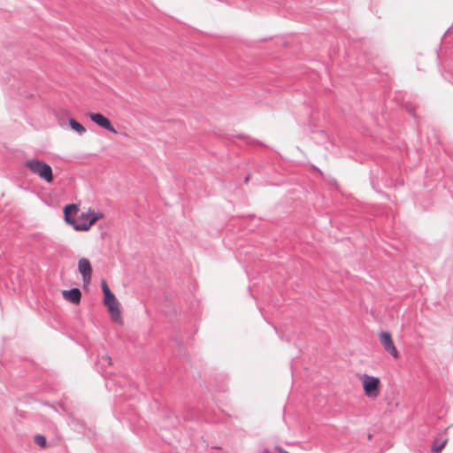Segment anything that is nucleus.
I'll return each instance as SVG.
<instances>
[{
	"label": "nucleus",
	"instance_id": "10",
	"mask_svg": "<svg viewBox=\"0 0 453 453\" xmlns=\"http://www.w3.org/2000/svg\"><path fill=\"white\" fill-rule=\"evenodd\" d=\"M447 441H448L447 439H439V438L434 439L433 447H432V451L434 453H440L441 451V449L447 444Z\"/></svg>",
	"mask_w": 453,
	"mask_h": 453
},
{
	"label": "nucleus",
	"instance_id": "6",
	"mask_svg": "<svg viewBox=\"0 0 453 453\" xmlns=\"http://www.w3.org/2000/svg\"><path fill=\"white\" fill-rule=\"evenodd\" d=\"M379 337L385 350L390 353L394 357H397L398 351L394 344L391 334L388 332H381L380 333Z\"/></svg>",
	"mask_w": 453,
	"mask_h": 453
},
{
	"label": "nucleus",
	"instance_id": "4",
	"mask_svg": "<svg viewBox=\"0 0 453 453\" xmlns=\"http://www.w3.org/2000/svg\"><path fill=\"white\" fill-rule=\"evenodd\" d=\"M104 303L107 307L108 311L110 312L112 320H114V321L120 320L119 303L117 300L114 294L111 295L109 297L108 296L104 297Z\"/></svg>",
	"mask_w": 453,
	"mask_h": 453
},
{
	"label": "nucleus",
	"instance_id": "1",
	"mask_svg": "<svg viewBox=\"0 0 453 453\" xmlns=\"http://www.w3.org/2000/svg\"><path fill=\"white\" fill-rule=\"evenodd\" d=\"M65 220L77 231H87L100 218L101 215L88 211L79 214L78 205L67 204L64 209Z\"/></svg>",
	"mask_w": 453,
	"mask_h": 453
},
{
	"label": "nucleus",
	"instance_id": "3",
	"mask_svg": "<svg viewBox=\"0 0 453 453\" xmlns=\"http://www.w3.org/2000/svg\"><path fill=\"white\" fill-rule=\"evenodd\" d=\"M359 380L365 391V395L369 398H376L380 395V380L378 377L368 374H361Z\"/></svg>",
	"mask_w": 453,
	"mask_h": 453
},
{
	"label": "nucleus",
	"instance_id": "2",
	"mask_svg": "<svg viewBox=\"0 0 453 453\" xmlns=\"http://www.w3.org/2000/svg\"><path fill=\"white\" fill-rule=\"evenodd\" d=\"M25 165L33 174L37 175L46 182L50 183L53 180L52 169L50 165L44 161L33 158L27 160Z\"/></svg>",
	"mask_w": 453,
	"mask_h": 453
},
{
	"label": "nucleus",
	"instance_id": "9",
	"mask_svg": "<svg viewBox=\"0 0 453 453\" xmlns=\"http://www.w3.org/2000/svg\"><path fill=\"white\" fill-rule=\"evenodd\" d=\"M69 126L74 132H76L80 135L83 134L86 132V128L74 119H69Z\"/></svg>",
	"mask_w": 453,
	"mask_h": 453
},
{
	"label": "nucleus",
	"instance_id": "14",
	"mask_svg": "<svg viewBox=\"0 0 453 453\" xmlns=\"http://www.w3.org/2000/svg\"><path fill=\"white\" fill-rule=\"evenodd\" d=\"M275 450L278 452V453H288V451L284 450L280 446H276L275 447Z\"/></svg>",
	"mask_w": 453,
	"mask_h": 453
},
{
	"label": "nucleus",
	"instance_id": "13",
	"mask_svg": "<svg viewBox=\"0 0 453 453\" xmlns=\"http://www.w3.org/2000/svg\"><path fill=\"white\" fill-rule=\"evenodd\" d=\"M35 442L41 447H44L46 445V439L43 435H36L35 437Z\"/></svg>",
	"mask_w": 453,
	"mask_h": 453
},
{
	"label": "nucleus",
	"instance_id": "15",
	"mask_svg": "<svg viewBox=\"0 0 453 453\" xmlns=\"http://www.w3.org/2000/svg\"><path fill=\"white\" fill-rule=\"evenodd\" d=\"M263 453H269V450L265 449Z\"/></svg>",
	"mask_w": 453,
	"mask_h": 453
},
{
	"label": "nucleus",
	"instance_id": "11",
	"mask_svg": "<svg viewBox=\"0 0 453 453\" xmlns=\"http://www.w3.org/2000/svg\"><path fill=\"white\" fill-rule=\"evenodd\" d=\"M98 365L102 367L111 365V358L107 353L102 354L98 358Z\"/></svg>",
	"mask_w": 453,
	"mask_h": 453
},
{
	"label": "nucleus",
	"instance_id": "5",
	"mask_svg": "<svg viewBox=\"0 0 453 453\" xmlns=\"http://www.w3.org/2000/svg\"><path fill=\"white\" fill-rule=\"evenodd\" d=\"M89 119H91V121H93L99 127L104 128L105 130H107L111 133H113V134L118 133V131L112 126L111 121L106 117H104L103 114L98 113V112H92V113H89Z\"/></svg>",
	"mask_w": 453,
	"mask_h": 453
},
{
	"label": "nucleus",
	"instance_id": "7",
	"mask_svg": "<svg viewBox=\"0 0 453 453\" xmlns=\"http://www.w3.org/2000/svg\"><path fill=\"white\" fill-rule=\"evenodd\" d=\"M78 269L82 276V280L85 284L89 283L92 275V268L88 259L81 258L78 262Z\"/></svg>",
	"mask_w": 453,
	"mask_h": 453
},
{
	"label": "nucleus",
	"instance_id": "12",
	"mask_svg": "<svg viewBox=\"0 0 453 453\" xmlns=\"http://www.w3.org/2000/svg\"><path fill=\"white\" fill-rule=\"evenodd\" d=\"M102 290H103V293H104V297H109L111 295H113V293L111 291V289L109 288L106 281L104 280H102Z\"/></svg>",
	"mask_w": 453,
	"mask_h": 453
},
{
	"label": "nucleus",
	"instance_id": "8",
	"mask_svg": "<svg viewBox=\"0 0 453 453\" xmlns=\"http://www.w3.org/2000/svg\"><path fill=\"white\" fill-rule=\"evenodd\" d=\"M62 296L66 301H69L72 303L77 304L81 301V293L79 288H73L69 290H63Z\"/></svg>",
	"mask_w": 453,
	"mask_h": 453
}]
</instances>
